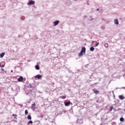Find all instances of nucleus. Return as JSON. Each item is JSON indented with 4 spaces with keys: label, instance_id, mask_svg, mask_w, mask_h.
<instances>
[{
    "label": "nucleus",
    "instance_id": "f257e3e1",
    "mask_svg": "<svg viewBox=\"0 0 125 125\" xmlns=\"http://www.w3.org/2000/svg\"><path fill=\"white\" fill-rule=\"evenodd\" d=\"M28 5H32V4H35V2L34 0H31L28 3H27Z\"/></svg>",
    "mask_w": 125,
    "mask_h": 125
},
{
    "label": "nucleus",
    "instance_id": "f03ea898",
    "mask_svg": "<svg viewBox=\"0 0 125 125\" xmlns=\"http://www.w3.org/2000/svg\"><path fill=\"white\" fill-rule=\"evenodd\" d=\"M53 25L54 26H57V25H58V24H59V21H54L53 22Z\"/></svg>",
    "mask_w": 125,
    "mask_h": 125
},
{
    "label": "nucleus",
    "instance_id": "7ed1b4c3",
    "mask_svg": "<svg viewBox=\"0 0 125 125\" xmlns=\"http://www.w3.org/2000/svg\"><path fill=\"white\" fill-rule=\"evenodd\" d=\"M24 80V78L22 76H21L20 78L18 79V82H22Z\"/></svg>",
    "mask_w": 125,
    "mask_h": 125
},
{
    "label": "nucleus",
    "instance_id": "20e7f679",
    "mask_svg": "<svg viewBox=\"0 0 125 125\" xmlns=\"http://www.w3.org/2000/svg\"><path fill=\"white\" fill-rule=\"evenodd\" d=\"M70 104H71V102L69 101V102H66L64 104V105H65V106H69V105H70Z\"/></svg>",
    "mask_w": 125,
    "mask_h": 125
},
{
    "label": "nucleus",
    "instance_id": "39448f33",
    "mask_svg": "<svg viewBox=\"0 0 125 125\" xmlns=\"http://www.w3.org/2000/svg\"><path fill=\"white\" fill-rule=\"evenodd\" d=\"M114 24H116V25H119V20H118V19H115L114 20Z\"/></svg>",
    "mask_w": 125,
    "mask_h": 125
},
{
    "label": "nucleus",
    "instance_id": "423d86ee",
    "mask_svg": "<svg viewBox=\"0 0 125 125\" xmlns=\"http://www.w3.org/2000/svg\"><path fill=\"white\" fill-rule=\"evenodd\" d=\"M81 52H83V53H85V47H83L81 50Z\"/></svg>",
    "mask_w": 125,
    "mask_h": 125
},
{
    "label": "nucleus",
    "instance_id": "0eeeda50",
    "mask_svg": "<svg viewBox=\"0 0 125 125\" xmlns=\"http://www.w3.org/2000/svg\"><path fill=\"white\" fill-rule=\"evenodd\" d=\"M35 78L38 79V80H40L41 78H42V75H38L35 76Z\"/></svg>",
    "mask_w": 125,
    "mask_h": 125
},
{
    "label": "nucleus",
    "instance_id": "6e6552de",
    "mask_svg": "<svg viewBox=\"0 0 125 125\" xmlns=\"http://www.w3.org/2000/svg\"><path fill=\"white\" fill-rule=\"evenodd\" d=\"M119 99H120L121 100H123L125 99V97H124V96H123V95H120Z\"/></svg>",
    "mask_w": 125,
    "mask_h": 125
},
{
    "label": "nucleus",
    "instance_id": "1a4fd4ad",
    "mask_svg": "<svg viewBox=\"0 0 125 125\" xmlns=\"http://www.w3.org/2000/svg\"><path fill=\"white\" fill-rule=\"evenodd\" d=\"M94 93H95V94H98V93H99V91L97 90H95L94 91Z\"/></svg>",
    "mask_w": 125,
    "mask_h": 125
},
{
    "label": "nucleus",
    "instance_id": "9d476101",
    "mask_svg": "<svg viewBox=\"0 0 125 125\" xmlns=\"http://www.w3.org/2000/svg\"><path fill=\"white\" fill-rule=\"evenodd\" d=\"M3 56H4V52H3L0 54V57L1 58H2V57H3Z\"/></svg>",
    "mask_w": 125,
    "mask_h": 125
},
{
    "label": "nucleus",
    "instance_id": "9b49d317",
    "mask_svg": "<svg viewBox=\"0 0 125 125\" xmlns=\"http://www.w3.org/2000/svg\"><path fill=\"white\" fill-rule=\"evenodd\" d=\"M35 68H36V70H39L40 69V66H39V65H36L35 66Z\"/></svg>",
    "mask_w": 125,
    "mask_h": 125
},
{
    "label": "nucleus",
    "instance_id": "f8f14e48",
    "mask_svg": "<svg viewBox=\"0 0 125 125\" xmlns=\"http://www.w3.org/2000/svg\"><path fill=\"white\" fill-rule=\"evenodd\" d=\"M83 52L81 51V52L79 53V56H81V57H82V56H83Z\"/></svg>",
    "mask_w": 125,
    "mask_h": 125
},
{
    "label": "nucleus",
    "instance_id": "ddd939ff",
    "mask_svg": "<svg viewBox=\"0 0 125 125\" xmlns=\"http://www.w3.org/2000/svg\"><path fill=\"white\" fill-rule=\"evenodd\" d=\"M27 119L28 120H32V117L31 116V115H28L27 116Z\"/></svg>",
    "mask_w": 125,
    "mask_h": 125
},
{
    "label": "nucleus",
    "instance_id": "4468645a",
    "mask_svg": "<svg viewBox=\"0 0 125 125\" xmlns=\"http://www.w3.org/2000/svg\"><path fill=\"white\" fill-rule=\"evenodd\" d=\"M90 51H93V50H94V47H91L90 48Z\"/></svg>",
    "mask_w": 125,
    "mask_h": 125
},
{
    "label": "nucleus",
    "instance_id": "2eb2a0df",
    "mask_svg": "<svg viewBox=\"0 0 125 125\" xmlns=\"http://www.w3.org/2000/svg\"><path fill=\"white\" fill-rule=\"evenodd\" d=\"M124 120L125 119L123 117H121V118H120V122H124Z\"/></svg>",
    "mask_w": 125,
    "mask_h": 125
},
{
    "label": "nucleus",
    "instance_id": "dca6fc26",
    "mask_svg": "<svg viewBox=\"0 0 125 125\" xmlns=\"http://www.w3.org/2000/svg\"><path fill=\"white\" fill-rule=\"evenodd\" d=\"M61 98H62V99H65L66 98V96H61Z\"/></svg>",
    "mask_w": 125,
    "mask_h": 125
},
{
    "label": "nucleus",
    "instance_id": "f3484780",
    "mask_svg": "<svg viewBox=\"0 0 125 125\" xmlns=\"http://www.w3.org/2000/svg\"><path fill=\"white\" fill-rule=\"evenodd\" d=\"M104 46H105V47H108V46H109V45L108 44V43H105V44H104Z\"/></svg>",
    "mask_w": 125,
    "mask_h": 125
},
{
    "label": "nucleus",
    "instance_id": "a211bd4d",
    "mask_svg": "<svg viewBox=\"0 0 125 125\" xmlns=\"http://www.w3.org/2000/svg\"><path fill=\"white\" fill-rule=\"evenodd\" d=\"M113 109H114V106H111L110 108V111H112V110H113Z\"/></svg>",
    "mask_w": 125,
    "mask_h": 125
},
{
    "label": "nucleus",
    "instance_id": "6ab92c4d",
    "mask_svg": "<svg viewBox=\"0 0 125 125\" xmlns=\"http://www.w3.org/2000/svg\"><path fill=\"white\" fill-rule=\"evenodd\" d=\"M28 114H29V112H28V110H25V115H27Z\"/></svg>",
    "mask_w": 125,
    "mask_h": 125
},
{
    "label": "nucleus",
    "instance_id": "aec40b11",
    "mask_svg": "<svg viewBox=\"0 0 125 125\" xmlns=\"http://www.w3.org/2000/svg\"><path fill=\"white\" fill-rule=\"evenodd\" d=\"M30 124H33V121H29L28 122V125H30Z\"/></svg>",
    "mask_w": 125,
    "mask_h": 125
},
{
    "label": "nucleus",
    "instance_id": "412c9836",
    "mask_svg": "<svg viewBox=\"0 0 125 125\" xmlns=\"http://www.w3.org/2000/svg\"><path fill=\"white\" fill-rule=\"evenodd\" d=\"M96 42H97V43L96 44L95 46H98V45L99 44V42H97L96 41Z\"/></svg>",
    "mask_w": 125,
    "mask_h": 125
},
{
    "label": "nucleus",
    "instance_id": "4be33fe9",
    "mask_svg": "<svg viewBox=\"0 0 125 125\" xmlns=\"http://www.w3.org/2000/svg\"><path fill=\"white\" fill-rule=\"evenodd\" d=\"M12 116H13V117H17V115H16L15 114H13Z\"/></svg>",
    "mask_w": 125,
    "mask_h": 125
},
{
    "label": "nucleus",
    "instance_id": "5701e85b",
    "mask_svg": "<svg viewBox=\"0 0 125 125\" xmlns=\"http://www.w3.org/2000/svg\"><path fill=\"white\" fill-rule=\"evenodd\" d=\"M0 67H4V65L2 64L1 65V63H0Z\"/></svg>",
    "mask_w": 125,
    "mask_h": 125
},
{
    "label": "nucleus",
    "instance_id": "b1692460",
    "mask_svg": "<svg viewBox=\"0 0 125 125\" xmlns=\"http://www.w3.org/2000/svg\"><path fill=\"white\" fill-rule=\"evenodd\" d=\"M32 105L33 106V107H36V104H32Z\"/></svg>",
    "mask_w": 125,
    "mask_h": 125
},
{
    "label": "nucleus",
    "instance_id": "393cba45",
    "mask_svg": "<svg viewBox=\"0 0 125 125\" xmlns=\"http://www.w3.org/2000/svg\"><path fill=\"white\" fill-rule=\"evenodd\" d=\"M1 71H4V69L3 68H1Z\"/></svg>",
    "mask_w": 125,
    "mask_h": 125
},
{
    "label": "nucleus",
    "instance_id": "a878e982",
    "mask_svg": "<svg viewBox=\"0 0 125 125\" xmlns=\"http://www.w3.org/2000/svg\"><path fill=\"white\" fill-rule=\"evenodd\" d=\"M14 119H17V117H15V118H14Z\"/></svg>",
    "mask_w": 125,
    "mask_h": 125
},
{
    "label": "nucleus",
    "instance_id": "bb28decb",
    "mask_svg": "<svg viewBox=\"0 0 125 125\" xmlns=\"http://www.w3.org/2000/svg\"><path fill=\"white\" fill-rule=\"evenodd\" d=\"M11 72H13V70H11Z\"/></svg>",
    "mask_w": 125,
    "mask_h": 125
},
{
    "label": "nucleus",
    "instance_id": "cd10ccee",
    "mask_svg": "<svg viewBox=\"0 0 125 125\" xmlns=\"http://www.w3.org/2000/svg\"><path fill=\"white\" fill-rule=\"evenodd\" d=\"M97 10L98 11V10H99V9H98Z\"/></svg>",
    "mask_w": 125,
    "mask_h": 125
},
{
    "label": "nucleus",
    "instance_id": "c85d7f7f",
    "mask_svg": "<svg viewBox=\"0 0 125 125\" xmlns=\"http://www.w3.org/2000/svg\"><path fill=\"white\" fill-rule=\"evenodd\" d=\"M93 42H94V41H93Z\"/></svg>",
    "mask_w": 125,
    "mask_h": 125
}]
</instances>
